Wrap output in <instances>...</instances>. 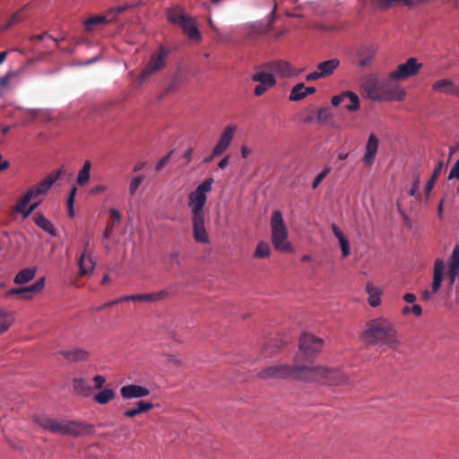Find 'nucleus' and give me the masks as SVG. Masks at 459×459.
<instances>
[{
    "instance_id": "obj_1",
    "label": "nucleus",
    "mask_w": 459,
    "mask_h": 459,
    "mask_svg": "<svg viewBox=\"0 0 459 459\" xmlns=\"http://www.w3.org/2000/svg\"><path fill=\"white\" fill-rule=\"evenodd\" d=\"M213 178H208L188 195V207L192 214L193 237L197 243H209V235L205 228L204 206L207 194L212 191Z\"/></svg>"
},
{
    "instance_id": "obj_2",
    "label": "nucleus",
    "mask_w": 459,
    "mask_h": 459,
    "mask_svg": "<svg viewBox=\"0 0 459 459\" xmlns=\"http://www.w3.org/2000/svg\"><path fill=\"white\" fill-rule=\"evenodd\" d=\"M361 338L363 342L371 345H385L394 350L400 346L394 325L382 316L371 319L366 324Z\"/></svg>"
},
{
    "instance_id": "obj_3",
    "label": "nucleus",
    "mask_w": 459,
    "mask_h": 459,
    "mask_svg": "<svg viewBox=\"0 0 459 459\" xmlns=\"http://www.w3.org/2000/svg\"><path fill=\"white\" fill-rule=\"evenodd\" d=\"M34 422L45 431L61 436L80 437L90 434L93 426L76 420L56 419L47 414L33 416Z\"/></svg>"
},
{
    "instance_id": "obj_4",
    "label": "nucleus",
    "mask_w": 459,
    "mask_h": 459,
    "mask_svg": "<svg viewBox=\"0 0 459 459\" xmlns=\"http://www.w3.org/2000/svg\"><path fill=\"white\" fill-rule=\"evenodd\" d=\"M303 381L316 382L325 385H349L350 377L339 368L326 366H304Z\"/></svg>"
},
{
    "instance_id": "obj_5",
    "label": "nucleus",
    "mask_w": 459,
    "mask_h": 459,
    "mask_svg": "<svg viewBox=\"0 0 459 459\" xmlns=\"http://www.w3.org/2000/svg\"><path fill=\"white\" fill-rule=\"evenodd\" d=\"M167 19L179 26L190 40L196 42L201 40L202 35L197 28L196 20L186 15L182 9L178 7L169 9L167 12Z\"/></svg>"
},
{
    "instance_id": "obj_6",
    "label": "nucleus",
    "mask_w": 459,
    "mask_h": 459,
    "mask_svg": "<svg viewBox=\"0 0 459 459\" xmlns=\"http://www.w3.org/2000/svg\"><path fill=\"white\" fill-rule=\"evenodd\" d=\"M272 242L280 252L290 253L292 245L288 241V230L280 211H274L271 218Z\"/></svg>"
},
{
    "instance_id": "obj_7",
    "label": "nucleus",
    "mask_w": 459,
    "mask_h": 459,
    "mask_svg": "<svg viewBox=\"0 0 459 459\" xmlns=\"http://www.w3.org/2000/svg\"><path fill=\"white\" fill-rule=\"evenodd\" d=\"M303 365H299L297 361L290 365H276L265 368L258 372L257 377L261 379H283L288 377H291L296 379H303Z\"/></svg>"
},
{
    "instance_id": "obj_8",
    "label": "nucleus",
    "mask_w": 459,
    "mask_h": 459,
    "mask_svg": "<svg viewBox=\"0 0 459 459\" xmlns=\"http://www.w3.org/2000/svg\"><path fill=\"white\" fill-rule=\"evenodd\" d=\"M63 173V169L53 171L39 184L28 188L24 195L21 197L22 204H29L33 199L46 195Z\"/></svg>"
},
{
    "instance_id": "obj_9",
    "label": "nucleus",
    "mask_w": 459,
    "mask_h": 459,
    "mask_svg": "<svg viewBox=\"0 0 459 459\" xmlns=\"http://www.w3.org/2000/svg\"><path fill=\"white\" fill-rule=\"evenodd\" d=\"M388 80H381L376 74H368L364 78L363 89L367 97L373 100H383Z\"/></svg>"
},
{
    "instance_id": "obj_10",
    "label": "nucleus",
    "mask_w": 459,
    "mask_h": 459,
    "mask_svg": "<svg viewBox=\"0 0 459 459\" xmlns=\"http://www.w3.org/2000/svg\"><path fill=\"white\" fill-rule=\"evenodd\" d=\"M168 51L164 47H160L158 52L152 55L149 63L137 78L140 85L143 84L152 74L161 70L165 66Z\"/></svg>"
},
{
    "instance_id": "obj_11",
    "label": "nucleus",
    "mask_w": 459,
    "mask_h": 459,
    "mask_svg": "<svg viewBox=\"0 0 459 459\" xmlns=\"http://www.w3.org/2000/svg\"><path fill=\"white\" fill-rule=\"evenodd\" d=\"M324 344V340L311 333H303L299 338V351L308 359L318 354Z\"/></svg>"
},
{
    "instance_id": "obj_12",
    "label": "nucleus",
    "mask_w": 459,
    "mask_h": 459,
    "mask_svg": "<svg viewBox=\"0 0 459 459\" xmlns=\"http://www.w3.org/2000/svg\"><path fill=\"white\" fill-rule=\"evenodd\" d=\"M129 7H130V5L125 4L123 6L112 8L107 13H105L103 15H97V16L90 17L83 22V27H84L85 31L91 32L98 25L108 24V23L112 22L116 19V16L118 13L125 12Z\"/></svg>"
},
{
    "instance_id": "obj_13",
    "label": "nucleus",
    "mask_w": 459,
    "mask_h": 459,
    "mask_svg": "<svg viewBox=\"0 0 459 459\" xmlns=\"http://www.w3.org/2000/svg\"><path fill=\"white\" fill-rule=\"evenodd\" d=\"M252 82H258L254 89V94L260 97L276 85L274 75L267 70L256 71L251 75Z\"/></svg>"
},
{
    "instance_id": "obj_14",
    "label": "nucleus",
    "mask_w": 459,
    "mask_h": 459,
    "mask_svg": "<svg viewBox=\"0 0 459 459\" xmlns=\"http://www.w3.org/2000/svg\"><path fill=\"white\" fill-rule=\"evenodd\" d=\"M422 64L419 63L416 57H410L403 64H400L397 69L389 74L390 80H405L411 76L416 75Z\"/></svg>"
},
{
    "instance_id": "obj_15",
    "label": "nucleus",
    "mask_w": 459,
    "mask_h": 459,
    "mask_svg": "<svg viewBox=\"0 0 459 459\" xmlns=\"http://www.w3.org/2000/svg\"><path fill=\"white\" fill-rule=\"evenodd\" d=\"M446 270V264L442 259H437L434 264L433 270V281L431 284V290H425L422 292V299L429 300L433 294L437 293L440 288L444 279V273Z\"/></svg>"
},
{
    "instance_id": "obj_16",
    "label": "nucleus",
    "mask_w": 459,
    "mask_h": 459,
    "mask_svg": "<svg viewBox=\"0 0 459 459\" xmlns=\"http://www.w3.org/2000/svg\"><path fill=\"white\" fill-rule=\"evenodd\" d=\"M263 68L272 73L274 77L290 78L297 74L291 65L288 61L281 59L265 63Z\"/></svg>"
},
{
    "instance_id": "obj_17",
    "label": "nucleus",
    "mask_w": 459,
    "mask_h": 459,
    "mask_svg": "<svg viewBox=\"0 0 459 459\" xmlns=\"http://www.w3.org/2000/svg\"><path fill=\"white\" fill-rule=\"evenodd\" d=\"M237 131V126L228 125L222 131L216 145L212 149V156H221L230 145Z\"/></svg>"
},
{
    "instance_id": "obj_18",
    "label": "nucleus",
    "mask_w": 459,
    "mask_h": 459,
    "mask_svg": "<svg viewBox=\"0 0 459 459\" xmlns=\"http://www.w3.org/2000/svg\"><path fill=\"white\" fill-rule=\"evenodd\" d=\"M44 285V278H41L30 286L22 288H13L9 290L6 293V296L17 295L22 299L29 300L32 298L34 293H38L40 290H42Z\"/></svg>"
},
{
    "instance_id": "obj_19",
    "label": "nucleus",
    "mask_w": 459,
    "mask_h": 459,
    "mask_svg": "<svg viewBox=\"0 0 459 459\" xmlns=\"http://www.w3.org/2000/svg\"><path fill=\"white\" fill-rule=\"evenodd\" d=\"M347 100H351V104H345V108L349 111L354 112L359 108V98L355 92L351 91H343L339 95L333 96L331 100V103L333 106L337 107Z\"/></svg>"
},
{
    "instance_id": "obj_20",
    "label": "nucleus",
    "mask_w": 459,
    "mask_h": 459,
    "mask_svg": "<svg viewBox=\"0 0 459 459\" xmlns=\"http://www.w3.org/2000/svg\"><path fill=\"white\" fill-rule=\"evenodd\" d=\"M379 147V140L375 134H370L365 147V153L363 155V162L368 167L374 164Z\"/></svg>"
},
{
    "instance_id": "obj_21",
    "label": "nucleus",
    "mask_w": 459,
    "mask_h": 459,
    "mask_svg": "<svg viewBox=\"0 0 459 459\" xmlns=\"http://www.w3.org/2000/svg\"><path fill=\"white\" fill-rule=\"evenodd\" d=\"M432 90L438 93H444L450 96H456L459 98V86L456 85L451 79L448 78L437 80L432 84Z\"/></svg>"
},
{
    "instance_id": "obj_22",
    "label": "nucleus",
    "mask_w": 459,
    "mask_h": 459,
    "mask_svg": "<svg viewBox=\"0 0 459 459\" xmlns=\"http://www.w3.org/2000/svg\"><path fill=\"white\" fill-rule=\"evenodd\" d=\"M276 4H274L273 9L270 13V20L267 23H264L262 22H255L249 25L247 36L249 38H255L262 34L267 33L271 28L272 24L275 19V12H276Z\"/></svg>"
},
{
    "instance_id": "obj_23",
    "label": "nucleus",
    "mask_w": 459,
    "mask_h": 459,
    "mask_svg": "<svg viewBox=\"0 0 459 459\" xmlns=\"http://www.w3.org/2000/svg\"><path fill=\"white\" fill-rule=\"evenodd\" d=\"M120 394L124 399H134L148 396L150 390L138 385H126L121 387Z\"/></svg>"
},
{
    "instance_id": "obj_24",
    "label": "nucleus",
    "mask_w": 459,
    "mask_h": 459,
    "mask_svg": "<svg viewBox=\"0 0 459 459\" xmlns=\"http://www.w3.org/2000/svg\"><path fill=\"white\" fill-rule=\"evenodd\" d=\"M88 245L89 242L87 241L84 246V251L82 253L78 260L80 277H83L86 274L92 273L96 266V264L93 261L91 255L88 253Z\"/></svg>"
},
{
    "instance_id": "obj_25",
    "label": "nucleus",
    "mask_w": 459,
    "mask_h": 459,
    "mask_svg": "<svg viewBox=\"0 0 459 459\" xmlns=\"http://www.w3.org/2000/svg\"><path fill=\"white\" fill-rule=\"evenodd\" d=\"M447 277L449 279V284L452 286L456 278H459V247L456 246L448 262Z\"/></svg>"
},
{
    "instance_id": "obj_26",
    "label": "nucleus",
    "mask_w": 459,
    "mask_h": 459,
    "mask_svg": "<svg viewBox=\"0 0 459 459\" xmlns=\"http://www.w3.org/2000/svg\"><path fill=\"white\" fill-rule=\"evenodd\" d=\"M60 353L67 361L73 363L87 361L91 356L90 352L82 348L65 350Z\"/></svg>"
},
{
    "instance_id": "obj_27",
    "label": "nucleus",
    "mask_w": 459,
    "mask_h": 459,
    "mask_svg": "<svg viewBox=\"0 0 459 459\" xmlns=\"http://www.w3.org/2000/svg\"><path fill=\"white\" fill-rule=\"evenodd\" d=\"M406 97V91L399 84L388 82L383 100L402 101Z\"/></svg>"
},
{
    "instance_id": "obj_28",
    "label": "nucleus",
    "mask_w": 459,
    "mask_h": 459,
    "mask_svg": "<svg viewBox=\"0 0 459 459\" xmlns=\"http://www.w3.org/2000/svg\"><path fill=\"white\" fill-rule=\"evenodd\" d=\"M169 296L167 290H161L152 293L134 294V301L155 303L165 299Z\"/></svg>"
},
{
    "instance_id": "obj_29",
    "label": "nucleus",
    "mask_w": 459,
    "mask_h": 459,
    "mask_svg": "<svg viewBox=\"0 0 459 459\" xmlns=\"http://www.w3.org/2000/svg\"><path fill=\"white\" fill-rule=\"evenodd\" d=\"M73 389L78 395L82 397H89L93 392V388L88 384L87 380L82 377H75L73 379Z\"/></svg>"
},
{
    "instance_id": "obj_30",
    "label": "nucleus",
    "mask_w": 459,
    "mask_h": 459,
    "mask_svg": "<svg viewBox=\"0 0 459 459\" xmlns=\"http://www.w3.org/2000/svg\"><path fill=\"white\" fill-rule=\"evenodd\" d=\"M340 61L337 58H332L324 62H321L317 65V71L321 78L327 77L333 74L336 68L339 66Z\"/></svg>"
},
{
    "instance_id": "obj_31",
    "label": "nucleus",
    "mask_w": 459,
    "mask_h": 459,
    "mask_svg": "<svg viewBox=\"0 0 459 459\" xmlns=\"http://www.w3.org/2000/svg\"><path fill=\"white\" fill-rule=\"evenodd\" d=\"M33 221L35 224L42 229L44 231L48 232L49 235L55 237L56 235V229L53 223L46 218L42 213L37 212L33 217Z\"/></svg>"
},
{
    "instance_id": "obj_32",
    "label": "nucleus",
    "mask_w": 459,
    "mask_h": 459,
    "mask_svg": "<svg viewBox=\"0 0 459 459\" xmlns=\"http://www.w3.org/2000/svg\"><path fill=\"white\" fill-rule=\"evenodd\" d=\"M375 56V48L371 46L362 47L358 51L359 65L366 67L371 65Z\"/></svg>"
},
{
    "instance_id": "obj_33",
    "label": "nucleus",
    "mask_w": 459,
    "mask_h": 459,
    "mask_svg": "<svg viewBox=\"0 0 459 459\" xmlns=\"http://www.w3.org/2000/svg\"><path fill=\"white\" fill-rule=\"evenodd\" d=\"M366 291L368 294V303L371 307H376L381 304L382 291L379 288L374 286L372 282H368Z\"/></svg>"
},
{
    "instance_id": "obj_34",
    "label": "nucleus",
    "mask_w": 459,
    "mask_h": 459,
    "mask_svg": "<svg viewBox=\"0 0 459 459\" xmlns=\"http://www.w3.org/2000/svg\"><path fill=\"white\" fill-rule=\"evenodd\" d=\"M154 405L152 403L139 401L136 403L135 408L129 409L126 411L123 415L126 418H134L141 413L146 412L152 409H153Z\"/></svg>"
},
{
    "instance_id": "obj_35",
    "label": "nucleus",
    "mask_w": 459,
    "mask_h": 459,
    "mask_svg": "<svg viewBox=\"0 0 459 459\" xmlns=\"http://www.w3.org/2000/svg\"><path fill=\"white\" fill-rule=\"evenodd\" d=\"M109 213L111 215V221L108 223V225L102 234L103 238H109L111 232L113 230V228L116 225H118L121 221V214L117 209L111 208L109 210Z\"/></svg>"
},
{
    "instance_id": "obj_36",
    "label": "nucleus",
    "mask_w": 459,
    "mask_h": 459,
    "mask_svg": "<svg viewBox=\"0 0 459 459\" xmlns=\"http://www.w3.org/2000/svg\"><path fill=\"white\" fill-rule=\"evenodd\" d=\"M116 397L114 390L109 388L100 389L99 393L95 394L93 400L99 404H107Z\"/></svg>"
},
{
    "instance_id": "obj_37",
    "label": "nucleus",
    "mask_w": 459,
    "mask_h": 459,
    "mask_svg": "<svg viewBox=\"0 0 459 459\" xmlns=\"http://www.w3.org/2000/svg\"><path fill=\"white\" fill-rule=\"evenodd\" d=\"M40 201L32 203L29 207L28 204H22L21 198L17 201L16 205L13 208V212L21 213L22 217L28 218L39 205Z\"/></svg>"
},
{
    "instance_id": "obj_38",
    "label": "nucleus",
    "mask_w": 459,
    "mask_h": 459,
    "mask_svg": "<svg viewBox=\"0 0 459 459\" xmlns=\"http://www.w3.org/2000/svg\"><path fill=\"white\" fill-rule=\"evenodd\" d=\"M36 274V269L34 268H25L21 270L14 277V282L16 284H25L31 281Z\"/></svg>"
},
{
    "instance_id": "obj_39",
    "label": "nucleus",
    "mask_w": 459,
    "mask_h": 459,
    "mask_svg": "<svg viewBox=\"0 0 459 459\" xmlns=\"http://www.w3.org/2000/svg\"><path fill=\"white\" fill-rule=\"evenodd\" d=\"M91 163L90 160H85L84 163H83V166L82 168L80 169L79 173H78V176H77V178H76V183L82 186L84 185H86L88 182H89V179H90V172H91Z\"/></svg>"
},
{
    "instance_id": "obj_40",
    "label": "nucleus",
    "mask_w": 459,
    "mask_h": 459,
    "mask_svg": "<svg viewBox=\"0 0 459 459\" xmlns=\"http://www.w3.org/2000/svg\"><path fill=\"white\" fill-rule=\"evenodd\" d=\"M13 312L0 308V331L5 333L13 322Z\"/></svg>"
},
{
    "instance_id": "obj_41",
    "label": "nucleus",
    "mask_w": 459,
    "mask_h": 459,
    "mask_svg": "<svg viewBox=\"0 0 459 459\" xmlns=\"http://www.w3.org/2000/svg\"><path fill=\"white\" fill-rule=\"evenodd\" d=\"M271 255L270 245L265 241H260L254 252V257L257 259L268 258Z\"/></svg>"
},
{
    "instance_id": "obj_42",
    "label": "nucleus",
    "mask_w": 459,
    "mask_h": 459,
    "mask_svg": "<svg viewBox=\"0 0 459 459\" xmlns=\"http://www.w3.org/2000/svg\"><path fill=\"white\" fill-rule=\"evenodd\" d=\"M305 84L303 82L295 85L290 94V100L291 101H299L306 98Z\"/></svg>"
},
{
    "instance_id": "obj_43",
    "label": "nucleus",
    "mask_w": 459,
    "mask_h": 459,
    "mask_svg": "<svg viewBox=\"0 0 459 459\" xmlns=\"http://www.w3.org/2000/svg\"><path fill=\"white\" fill-rule=\"evenodd\" d=\"M443 167H444V163H443L442 160H440L437 163V167L435 168L430 179L428 181V183L426 185V192H427V194H429L432 190L434 183H435L437 178L440 175V173H441V171L443 169Z\"/></svg>"
},
{
    "instance_id": "obj_44",
    "label": "nucleus",
    "mask_w": 459,
    "mask_h": 459,
    "mask_svg": "<svg viewBox=\"0 0 459 459\" xmlns=\"http://www.w3.org/2000/svg\"><path fill=\"white\" fill-rule=\"evenodd\" d=\"M76 193H77V187L76 186H73L71 188L69 196L67 198L68 215L70 217H74V205Z\"/></svg>"
},
{
    "instance_id": "obj_45",
    "label": "nucleus",
    "mask_w": 459,
    "mask_h": 459,
    "mask_svg": "<svg viewBox=\"0 0 459 459\" xmlns=\"http://www.w3.org/2000/svg\"><path fill=\"white\" fill-rule=\"evenodd\" d=\"M331 172V168L326 166L324 169L315 178L312 182V188L316 189L321 184V182L327 177V175Z\"/></svg>"
},
{
    "instance_id": "obj_46",
    "label": "nucleus",
    "mask_w": 459,
    "mask_h": 459,
    "mask_svg": "<svg viewBox=\"0 0 459 459\" xmlns=\"http://www.w3.org/2000/svg\"><path fill=\"white\" fill-rule=\"evenodd\" d=\"M143 180H144V176L139 175V176L134 178L130 181V184H129V194L131 195H134L136 193L138 187L140 186V185L143 183Z\"/></svg>"
},
{
    "instance_id": "obj_47",
    "label": "nucleus",
    "mask_w": 459,
    "mask_h": 459,
    "mask_svg": "<svg viewBox=\"0 0 459 459\" xmlns=\"http://www.w3.org/2000/svg\"><path fill=\"white\" fill-rule=\"evenodd\" d=\"M331 117V112L328 108H323L317 111L316 118L319 122L326 123Z\"/></svg>"
},
{
    "instance_id": "obj_48",
    "label": "nucleus",
    "mask_w": 459,
    "mask_h": 459,
    "mask_svg": "<svg viewBox=\"0 0 459 459\" xmlns=\"http://www.w3.org/2000/svg\"><path fill=\"white\" fill-rule=\"evenodd\" d=\"M340 247L342 249V254L343 257H347L351 255V245L347 238L341 239L339 241Z\"/></svg>"
},
{
    "instance_id": "obj_49",
    "label": "nucleus",
    "mask_w": 459,
    "mask_h": 459,
    "mask_svg": "<svg viewBox=\"0 0 459 459\" xmlns=\"http://www.w3.org/2000/svg\"><path fill=\"white\" fill-rule=\"evenodd\" d=\"M419 188H420V178H419V176L414 175L413 176V183H412L411 188L409 192V195L411 196H417Z\"/></svg>"
},
{
    "instance_id": "obj_50",
    "label": "nucleus",
    "mask_w": 459,
    "mask_h": 459,
    "mask_svg": "<svg viewBox=\"0 0 459 459\" xmlns=\"http://www.w3.org/2000/svg\"><path fill=\"white\" fill-rule=\"evenodd\" d=\"M173 152H169L166 156H164L156 165L155 169L157 171H160L170 160Z\"/></svg>"
},
{
    "instance_id": "obj_51",
    "label": "nucleus",
    "mask_w": 459,
    "mask_h": 459,
    "mask_svg": "<svg viewBox=\"0 0 459 459\" xmlns=\"http://www.w3.org/2000/svg\"><path fill=\"white\" fill-rule=\"evenodd\" d=\"M93 382H94V388L100 390L103 388V385L106 383V378L101 375H96L93 377Z\"/></svg>"
},
{
    "instance_id": "obj_52",
    "label": "nucleus",
    "mask_w": 459,
    "mask_h": 459,
    "mask_svg": "<svg viewBox=\"0 0 459 459\" xmlns=\"http://www.w3.org/2000/svg\"><path fill=\"white\" fill-rule=\"evenodd\" d=\"M22 20V10L18 11L9 19L5 28H9L16 23H18Z\"/></svg>"
},
{
    "instance_id": "obj_53",
    "label": "nucleus",
    "mask_w": 459,
    "mask_h": 459,
    "mask_svg": "<svg viewBox=\"0 0 459 459\" xmlns=\"http://www.w3.org/2000/svg\"><path fill=\"white\" fill-rule=\"evenodd\" d=\"M454 178L459 179V159L454 164L448 175L449 180Z\"/></svg>"
},
{
    "instance_id": "obj_54",
    "label": "nucleus",
    "mask_w": 459,
    "mask_h": 459,
    "mask_svg": "<svg viewBox=\"0 0 459 459\" xmlns=\"http://www.w3.org/2000/svg\"><path fill=\"white\" fill-rule=\"evenodd\" d=\"M332 230H333V235L336 237V238L338 239V241H340L341 239H345L347 238L345 237V235L343 234V232L339 229V227L336 225V224H332Z\"/></svg>"
},
{
    "instance_id": "obj_55",
    "label": "nucleus",
    "mask_w": 459,
    "mask_h": 459,
    "mask_svg": "<svg viewBox=\"0 0 459 459\" xmlns=\"http://www.w3.org/2000/svg\"><path fill=\"white\" fill-rule=\"evenodd\" d=\"M180 258H181V255H180V252H178V251H174L169 254V260L172 264H176L179 265Z\"/></svg>"
},
{
    "instance_id": "obj_56",
    "label": "nucleus",
    "mask_w": 459,
    "mask_h": 459,
    "mask_svg": "<svg viewBox=\"0 0 459 459\" xmlns=\"http://www.w3.org/2000/svg\"><path fill=\"white\" fill-rule=\"evenodd\" d=\"M11 78H12L11 73H8L4 76H1L0 77V87L7 88Z\"/></svg>"
},
{
    "instance_id": "obj_57",
    "label": "nucleus",
    "mask_w": 459,
    "mask_h": 459,
    "mask_svg": "<svg viewBox=\"0 0 459 459\" xmlns=\"http://www.w3.org/2000/svg\"><path fill=\"white\" fill-rule=\"evenodd\" d=\"M166 358H167V362L169 363V364H172V365L177 366V367H179L181 365L180 359L176 358L174 355L167 354Z\"/></svg>"
},
{
    "instance_id": "obj_58",
    "label": "nucleus",
    "mask_w": 459,
    "mask_h": 459,
    "mask_svg": "<svg viewBox=\"0 0 459 459\" xmlns=\"http://www.w3.org/2000/svg\"><path fill=\"white\" fill-rule=\"evenodd\" d=\"M107 189H108V187L106 186H104V185H98V186H93L91 189L90 193L91 195H98V194H100L102 192H105Z\"/></svg>"
},
{
    "instance_id": "obj_59",
    "label": "nucleus",
    "mask_w": 459,
    "mask_h": 459,
    "mask_svg": "<svg viewBox=\"0 0 459 459\" xmlns=\"http://www.w3.org/2000/svg\"><path fill=\"white\" fill-rule=\"evenodd\" d=\"M321 76L320 74H318V71L317 69L310 74H308L307 76H306V80L308 81V82H311V81H316L318 79H320Z\"/></svg>"
},
{
    "instance_id": "obj_60",
    "label": "nucleus",
    "mask_w": 459,
    "mask_h": 459,
    "mask_svg": "<svg viewBox=\"0 0 459 459\" xmlns=\"http://www.w3.org/2000/svg\"><path fill=\"white\" fill-rule=\"evenodd\" d=\"M230 163V156H225L221 161L218 163V167L221 169H225Z\"/></svg>"
},
{
    "instance_id": "obj_61",
    "label": "nucleus",
    "mask_w": 459,
    "mask_h": 459,
    "mask_svg": "<svg viewBox=\"0 0 459 459\" xmlns=\"http://www.w3.org/2000/svg\"><path fill=\"white\" fill-rule=\"evenodd\" d=\"M403 299L408 303H413L416 300V296L413 293H406Z\"/></svg>"
},
{
    "instance_id": "obj_62",
    "label": "nucleus",
    "mask_w": 459,
    "mask_h": 459,
    "mask_svg": "<svg viewBox=\"0 0 459 459\" xmlns=\"http://www.w3.org/2000/svg\"><path fill=\"white\" fill-rule=\"evenodd\" d=\"M411 312H412L415 316H421V314H422V308H421V307H420V305H413V306L411 307Z\"/></svg>"
},
{
    "instance_id": "obj_63",
    "label": "nucleus",
    "mask_w": 459,
    "mask_h": 459,
    "mask_svg": "<svg viewBox=\"0 0 459 459\" xmlns=\"http://www.w3.org/2000/svg\"><path fill=\"white\" fill-rule=\"evenodd\" d=\"M250 152H251V150L247 146L243 145L241 147V156H242V158L247 159L249 156Z\"/></svg>"
},
{
    "instance_id": "obj_64",
    "label": "nucleus",
    "mask_w": 459,
    "mask_h": 459,
    "mask_svg": "<svg viewBox=\"0 0 459 459\" xmlns=\"http://www.w3.org/2000/svg\"><path fill=\"white\" fill-rule=\"evenodd\" d=\"M117 304H118V300L114 299V300H111L109 302H107V303L103 304L101 307H100L98 308V310H102V309H105L107 307L117 305Z\"/></svg>"
}]
</instances>
